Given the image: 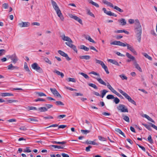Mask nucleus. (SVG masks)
Returning <instances> with one entry per match:
<instances>
[{"instance_id":"f257e3e1","label":"nucleus","mask_w":157,"mask_h":157,"mask_svg":"<svg viewBox=\"0 0 157 157\" xmlns=\"http://www.w3.org/2000/svg\"><path fill=\"white\" fill-rule=\"evenodd\" d=\"M110 44L111 45H115L123 47L127 46V49H128L130 50L134 54H137V53L135 50L134 49L133 46L128 44H124L119 41L115 40L113 42L111 43Z\"/></svg>"},{"instance_id":"f03ea898","label":"nucleus","mask_w":157,"mask_h":157,"mask_svg":"<svg viewBox=\"0 0 157 157\" xmlns=\"http://www.w3.org/2000/svg\"><path fill=\"white\" fill-rule=\"evenodd\" d=\"M118 90L127 99L128 101L132 103V104L136 105V102L133 100H132L131 97L129 96L125 92H124L121 90L118 89Z\"/></svg>"},{"instance_id":"7ed1b4c3","label":"nucleus","mask_w":157,"mask_h":157,"mask_svg":"<svg viewBox=\"0 0 157 157\" xmlns=\"http://www.w3.org/2000/svg\"><path fill=\"white\" fill-rule=\"evenodd\" d=\"M135 33H136V36L137 38L138 41L140 43L141 41L142 29L141 28H135Z\"/></svg>"},{"instance_id":"20e7f679","label":"nucleus","mask_w":157,"mask_h":157,"mask_svg":"<svg viewBox=\"0 0 157 157\" xmlns=\"http://www.w3.org/2000/svg\"><path fill=\"white\" fill-rule=\"evenodd\" d=\"M117 109L118 111L121 112L125 113L128 112V110L125 105L123 104H120L117 107Z\"/></svg>"},{"instance_id":"39448f33","label":"nucleus","mask_w":157,"mask_h":157,"mask_svg":"<svg viewBox=\"0 0 157 157\" xmlns=\"http://www.w3.org/2000/svg\"><path fill=\"white\" fill-rule=\"evenodd\" d=\"M31 67L33 69L36 70L39 73H42L43 72L42 69L36 63H34L32 64Z\"/></svg>"},{"instance_id":"423d86ee","label":"nucleus","mask_w":157,"mask_h":157,"mask_svg":"<svg viewBox=\"0 0 157 157\" xmlns=\"http://www.w3.org/2000/svg\"><path fill=\"white\" fill-rule=\"evenodd\" d=\"M150 125H147V124L142 123V124L144 125L146 128L150 131H151L152 129L151 128V126L157 130V126H155V125L151 123H149Z\"/></svg>"},{"instance_id":"0eeeda50","label":"nucleus","mask_w":157,"mask_h":157,"mask_svg":"<svg viewBox=\"0 0 157 157\" xmlns=\"http://www.w3.org/2000/svg\"><path fill=\"white\" fill-rule=\"evenodd\" d=\"M58 52L61 55L63 56V57H65L67 60L68 61L70 60L71 59L68 57L67 54L65 53L64 52L62 51L61 50H58Z\"/></svg>"},{"instance_id":"6e6552de","label":"nucleus","mask_w":157,"mask_h":157,"mask_svg":"<svg viewBox=\"0 0 157 157\" xmlns=\"http://www.w3.org/2000/svg\"><path fill=\"white\" fill-rule=\"evenodd\" d=\"M9 58L10 59L13 63H15L18 60V59L15 53L9 56Z\"/></svg>"},{"instance_id":"1a4fd4ad","label":"nucleus","mask_w":157,"mask_h":157,"mask_svg":"<svg viewBox=\"0 0 157 157\" xmlns=\"http://www.w3.org/2000/svg\"><path fill=\"white\" fill-rule=\"evenodd\" d=\"M62 39L64 41H67V42L72 43L73 41L68 36H66L65 34H63L61 36Z\"/></svg>"},{"instance_id":"9d476101","label":"nucleus","mask_w":157,"mask_h":157,"mask_svg":"<svg viewBox=\"0 0 157 157\" xmlns=\"http://www.w3.org/2000/svg\"><path fill=\"white\" fill-rule=\"evenodd\" d=\"M51 2L53 7L55 10H56V13L57 11L59 12L60 11L58 6L57 3L54 1L52 0H51Z\"/></svg>"},{"instance_id":"9b49d317","label":"nucleus","mask_w":157,"mask_h":157,"mask_svg":"<svg viewBox=\"0 0 157 157\" xmlns=\"http://www.w3.org/2000/svg\"><path fill=\"white\" fill-rule=\"evenodd\" d=\"M50 90L51 91L52 93L55 95L57 97H59L61 98L62 97L60 94L57 91L56 89L55 88H52L50 89Z\"/></svg>"},{"instance_id":"f8f14e48","label":"nucleus","mask_w":157,"mask_h":157,"mask_svg":"<svg viewBox=\"0 0 157 157\" xmlns=\"http://www.w3.org/2000/svg\"><path fill=\"white\" fill-rule=\"evenodd\" d=\"M126 55L128 58L130 59L127 60V62H129L131 61V60L134 61H135V60H136L135 57L130 54L129 53L127 52L126 53Z\"/></svg>"},{"instance_id":"ddd939ff","label":"nucleus","mask_w":157,"mask_h":157,"mask_svg":"<svg viewBox=\"0 0 157 157\" xmlns=\"http://www.w3.org/2000/svg\"><path fill=\"white\" fill-rule=\"evenodd\" d=\"M72 43H70V42H66L65 44L72 49L76 52H77V50L76 48V47L75 46L72 44Z\"/></svg>"},{"instance_id":"4468645a","label":"nucleus","mask_w":157,"mask_h":157,"mask_svg":"<svg viewBox=\"0 0 157 157\" xmlns=\"http://www.w3.org/2000/svg\"><path fill=\"white\" fill-rule=\"evenodd\" d=\"M70 17L71 18L74 19L75 20L78 21L79 23L81 24H82V21L81 19H80L79 17H77L76 16L74 15L71 14V15L70 16Z\"/></svg>"},{"instance_id":"2eb2a0df","label":"nucleus","mask_w":157,"mask_h":157,"mask_svg":"<svg viewBox=\"0 0 157 157\" xmlns=\"http://www.w3.org/2000/svg\"><path fill=\"white\" fill-rule=\"evenodd\" d=\"M19 25L21 27H27L29 26L30 23L29 22H22L19 23Z\"/></svg>"},{"instance_id":"dca6fc26","label":"nucleus","mask_w":157,"mask_h":157,"mask_svg":"<svg viewBox=\"0 0 157 157\" xmlns=\"http://www.w3.org/2000/svg\"><path fill=\"white\" fill-rule=\"evenodd\" d=\"M135 28H142L140 22L138 19H136L135 21Z\"/></svg>"},{"instance_id":"f3484780","label":"nucleus","mask_w":157,"mask_h":157,"mask_svg":"<svg viewBox=\"0 0 157 157\" xmlns=\"http://www.w3.org/2000/svg\"><path fill=\"white\" fill-rule=\"evenodd\" d=\"M133 64L136 68L140 72H142V71L139 65L137 63L136 60L133 62Z\"/></svg>"},{"instance_id":"a211bd4d","label":"nucleus","mask_w":157,"mask_h":157,"mask_svg":"<svg viewBox=\"0 0 157 157\" xmlns=\"http://www.w3.org/2000/svg\"><path fill=\"white\" fill-rule=\"evenodd\" d=\"M8 69L9 70H13L14 69H18V67L17 66H13L12 64H10L7 67Z\"/></svg>"},{"instance_id":"6ab92c4d","label":"nucleus","mask_w":157,"mask_h":157,"mask_svg":"<svg viewBox=\"0 0 157 157\" xmlns=\"http://www.w3.org/2000/svg\"><path fill=\"white\" fill-rule=\"evenodd\" d=\"M102 2L105 4L107 5L108 6H109L113 8V5L111 2L107 1L105 0H102Z\"/></svg>"},{"instance_id":"aec40b11","label":"nucleus","mask_w":157,"mask_h":157,"mask_svg":"<svg viewBox=\"0 0 157 157\" xmlns=\"http://www.w3.org/2000/svg\"><path fill=\"white\" fill-rule=\"evenodd\" d=\"M37 118L36 117H33L30 118L27 120V121L28 122H30L32 121L33 122H36L38 121V120L37 119Z\"/></svg>"},{"instance_id":"412c9836","label":"nucleus","mask_w":157,"mask_h":157,"mask_svg":"<svg viewBox=\"0 0 157 157\" xmlns=\"http://www.w3.org/2000/svg\"><path fill=\"white\" fill-rule=\"evenodd\" d=\"M79 58L81 59L89 60L90 59V56L88 55L81 56H79Z\"/></svg>"},{"instance_id":"4be33fe9","label":"nucleus","mask_w":157,"mask_h":157,"mask_svg":"<svg viewBox=\"0 0 157 157\" xmlns=\"http://www.w3.org/2000/svg\"><path fill=\"white\" fill-rule=\"evenodd\" d=\"M57 14L58 17H59L62 21H63L64 19V18L61 12V11L57 12Z\"/></svg>"},{"instance_id":"5701e85b","label":"nucleus","mask_w":157,"mask_h":157,"mask_svg":"<svg viewBox=\"0 0 157 157\" xmlns=\"http://www.w3.org/2000/svg\"><path fill=\"white\" fill-rule=\"evenodd\" d=\"M51 143L53 144H65L67 143L66 141H63L62 142H58L56 141H52Z\"/></svg>"},{"instance_id":"b1692460","label":"nucleus","mask_w":157,"mask_h":157,"mask_svg":"<svg viewBox=\"0 0 157 157\" xmlns=\"http://www.w3.org/2000/svg\"><path fill=\"white\" fill-rule=\"evenodd\" d=\"M1 95L2 96H13V94L11 93H2Z\"/></svg>"},{"instance_id":"393cba45","label":"nucleus","mask_w":157,"mask_h":157,"mask_svg":"<svg viewBox=\"0 0 157 157\" xmlns=\"http://www.w3.org/2000/svg\"><path fill=\"white\" fill-rule=\"evenodd\" d=\"M108 62H110L112 63L113 64H114L116 65L119 66V65L118 64V63L115 60H113L112 59H109L108 60Z\"/></svg>"},{"instance_id":"a878e982","label":"nucleus","mask_w":157,"mask_h":157,"mask_svg":"<svg viewBox=\"0 0 157 157\" xmlns=\"http://www.w3.org/2000/svg\"><path fill=\"white\" fill-rule=\"evenodd\" d=\"M119 22L121 23L122 25H125L126 24V22L125 19L123 18H121L119 20Z\"/></svg>"},{"instance_id":"bb28decb","label":"nucleus","mask_w":157,"mask_h":157,"mask_svg":"<svg viewBox=\"0 0 157 157\" xmlns=\"http://www.w3.org/2000/svg\"><path fill=\"white\" fill-rule=\"evenodd\" d=\"M96 79L100 84L106 86V83L100 78H96Z\"/></svg>"},{"instance_id":"cd10ccee","label":"nucleus","mask_w":157,"mask_h":157,"mask_svg":"<svg viewBox=\"0 0 157 157\" xmlns=\"http://www.w3.org/2000/svg\"><path fill=\"white\" fill-rule=\"evenodd\" d=\"M85 38L86 39L88 40L90 42H92L94 43H95L94 41L90 37V36H89V35L86 36Z\"/></svg>"},{"instance_id":"c85d7f7f","label":"nucleus","mask_w":157,"mask_h":157,"mask_svg":"<svg viewBox=\"0 0 157 157\" xmlns=\"http://www.w3.org/2000/svg\"><path fill=\"white\" fill-rule=\"evenodd\" d=\"M53 72L56 73L58 75H60L62 78H63L64 76V75L63 73L57 70H55Z\"/></svg>"},{"instance_id":"c756f323","label":"nucleus","mask_w":157,"mask_h":157,"mask_svg":"<svg viewBox=\"0 0 157 157\" xmlns=\"http://www.w3.org/2000/svg\"><path fill=\"white\" fill-rule=\"evenodd\" d=\"M143 117L147 118L148 120L151 122H152L155 123V121L148 115L145 114L144 115Z\"/></svg>"},{"instance_id":"7c9ffc66","label":"nucleus","mask_w":157,"mask_h":157,"mask_svg":"<svg viewBox=\"0 0 157 157\" xmlns=\"http://www.w3.org/2000/svg\"><path fill=\"white\" fill-rule=\"evenodd\" d=\"M86 143L88 144H92L95 145H98V143L94 142V141L91 140H87Z\"/></svg>"},{"instance_id":"2f4dec72","label":"nucleus","mask_w":157,"mask_h":157,"mask_svg":"<svg viewBox=\"0 0 157 157\" xmlns=\"http://www.w3.org/2000/svg\"><path fill=\"white\" fill-rule=\"evenodd\" d=\"M49 147H54L55 148H57L58 149H63L64 147H61L60 146L56 145H50L49 146Z\"/></svg>"},{"instance_id":"473e14b6","label":"nucleus","mask_w":157,"mask_h":157,"mask_svg":"<svg viewBox=\"0 0 157 157\" xmlns=\"http://www.w3.org/2000/svg\"><path fill=\"white\" fill-rule=\"evenodd\" d=\"M108 92V91L105 90H102L101 91V95L100 96L102 98H103Z\"/></svg>"},{"instance_id":"72a5a7b5","label":"nucleus","mask_w":157,"mask_h":157,"mask_svg":"<svg viewBox=\"0 0 157 157\" xmlns=\"http://www.w3.org/2000/svg\"><path fill=\"white\" fill-rule=\"evenodd\" d=\"M80 48L81 49L84 50L86 51H88L89 49V48L87 47L84 45H81L80 46Z\"/></svg>"},{"instance_id":"f704fd0d","label":"nucleus","mask_w":157,"mask_h":157,"mask_svg":"<svg viewBox=\"0 0 157 157\" xmlns=\"http://www.w3.org/2000/svg\"><path fill=\"white\" fill-rule=\"evenodd\" d=\"M104 69L106 73L108 74L109 73V72L108 70V69L107 67L105 66L104 63L101 66Z\"/></svg>"},{"instance_id":"c9c22d12","label":"nucleus","mask_w":157,"mask_h":157,"mask_svg":"<svg viewBox=\"0 0 157 157\" xmlns=\"http://www.w3.org/2000/svg\"><path fill=\"white\" fill-rule=\"evenodd\" d=\"M142 54L146 58H147L150 60H151L152 59V58L149 56L147 54L145 53H143Z\"/></svg>"},{"instance_id":"e433bc0d","label":"nucleus","mask_w":157,"mask_h":157,"mask_svg":"<svg viewBox=\"0 0 157 157\" xmlns=\"http://www.w3.org/2000/svg\"><path fill=\"white\" fill-rule=\"evenodd\" d=\"M106 14L110 16H112L115 17H116L117 16L116 14L113 13L111 12L110 11H108V12H107V13H106Z\"/></svg>"},{"instance_id":"4c0bfd02","label":"nucleus","mask_w":157,"mask_h":157,"mask_svg":"<svg viewBox=\"0 0 157 157\" xmlns=\"http://www.w3.org/2000/svg\"><path fill=\"white\" fill-rule=\"evenodd\" d=\"M35 93L36 94L38 95V96L42 97V96H46V95L45 94H44L42 92H35Z\"/></svg>"},{"instance_id":"58836bf2","label":"nucleus","mask_w":157,"mask_h":157,"mask_svg":"<svg viewBox=\"0 0 157 157\" xmlns=\"http://www.w3.org/2000/svg\"><path fill=\"white\" fill-rule=\"evenodd\" d=\"M79 74L80 75H82V76H83L86 79H89V77L88 76L86 75V74L84 73L83 72H79Z\"/></svg>"},{"instance_id":"ea45409f","label":"nucleus","mask_w":157,"mask_h":157,"mask_svg":"<svg viewBox=\"0 0 157 157\" xmlns=\"http://www.w3.org/2000/svg\"><path fill=\"white\" fill-rule=\"evenodd\" d=\"M38 110L41 112H45L47 111V109L45 107H41L38 108Z\"/></svg>"},{"instance_id":"a19ab883","label":"nucleus","mask_w":157,"mask_h":157,"mask_svg":"<svg viewBox=\"0 0 157 157\" xmlns=\"http://www.w3.org/2000/svg\"><path fill=\"white\" fill-rule=\"evenodd\" d=\"M86 11L87 12V13L88 15H90L92 17H95V16H94V15L93 13H92V12H91L90 11V10L89 9H86Z\"/></svg>"},{"instance_id":"79ce46f5","label":"nucleus","mask_w":157,"mask_h":157,"mask_svg":"<svg viewBox=\"0 0 157 157\" xmlns=\"http://www.w3.org/2000/svg\"><path fill=\"white\" fill-rule=\"evenodd\" d=\"M115 9L117 10L119 12H123L124 11L123 10L121 9L120 8L118 7V6H113V7Z\"/></svg>"},{"instance_id":"37998d69","label":"nucleus","mask_w":157,"mask_h":157,"mask_svg":"<svg viewBox=\"0 0 157 157\" xmlns=\"http://www.w3.org/2000/svg\"><path fill=\"white\" fill-rule=\"evenodd\" d=\"M88 85L89 86H90L92 87H93L95 89H98L97 86L95 84H94L93 83H89L88 84Z\"/></svg>"},{"instance_id":"c03bdc74","label":"nucleus","mask_w":157,"mask_h":157,"mask_svg":"<svg viewBox=\"0 0 157 157\" xmlns=\"http://www.w3.org/2000/svg\"><path fill=\"white\" fill-rule=\"evenodd\" d=\"M18 101L16 100H7L6 101V104H8V103H11L12 102H17Z\"/></svg>"},{"instance_id":"a18cd8bd","label":"nucleus","mask_w":157,"mask_h":157,"mask_svg":"<svg viewBox=\"0 0 157 157\" xmlns=\"http://www.w3.org/2000/svg\"><path fill=\"white\" fill-rule=\"evenodd\" d=\"M90 3L97 7H99V5H98V4L97 3L94 2L92 0H91L90 2Z\"/></svg>"},{"instance_id":"49530a36","label":"nucleus","mask_w":157,"mask_h":157,"mask_svg":"<svg viewBox=\"0 0 157 157\" xmlns=\"http://www.w3.org/2000/svg\"><path fill=\"white\" fill-rule=\"evenodd\" d=\"M147 140L151 144L153 143V140L151 138V135L148 136L147 138Z\"/></svg>"},{"instance_id":"de8ad7c7","label":"nucleus","mask_w":157,"mask_h":157,"mask_svg":"<svg viewBox=\"0 0 157 157\" xmlns=\"http://www.w3.org/2000/svg\"><path fill=\"white\" fill-rule=\"evenodd\" d=\"M113 102L115 103L116 104H118L120 101V99L117 97H114L113 98Z\"/></svg>"},{"instance_id":"09e8293b","label":"nucleus","mask_w":157,"mask_h":157,"mask_svg":"<svg viewBox=\"0 0 157 157\" xmlns=\"http://www.w3.org/2000/svg\"><path fill=\"white\" fill-rule=\"evenodd\" d=\"M44 59L46 62L47 63L49 64L50 65L52 64V63L48 59V58L47 57H45L44 58Z\"/></svg>"},{"instance_id":"8fccbe9b","label":"nucleus","mask_w":157,"mask_h":157,"mask_svg":"<svg viewBox=\"0 0 157 157\" xmlns=\"http://www.w3.org/2000/svg\"><path fill=\"white\" fill-rule=\"evenodd\" d=\"M123 117L124 120L128 122H129V118L128 116L125 115L123 116Z\"/></svg>"},{"instance_id":"3c124183","label":"nucleus","mask_w":157,"mask_h":157,"mask_svg":"<svg viewBox=\"0 0 157 157\" xmlns=\"http://www.w3.org/2000/svg\"><path fill=\"white\" fill-rule=\"evenodd\" d=\"M81 131L82 133L84 134H86L87 133L90 132L89 130H83L82 129L81 130Z\"/></svg>"},{"instance_id":"603ef678","label":"nucleus","mask_w":157,"mask_h":157,"mask_svg":"<svg viewBox=\"0 0 157 157\" xmlns=\"http://www.w3.org/2000/svg\"><path fill=\"white\" fill-rule=\"evenodd\" d=\"M55 104L56 105H64V104L61 101H56L55 102Z\"/></svg>"},{"instance_id":"864d4df0","label":"nucleus","mask_w":157,"mask_h":157,"mask_svg":"<svg viewBox=\"0 0 157 157\" xmlns=\"http://www.w3.org/2000/svg\"><path fill=\"white\" fill-rule=\"evenodd\" d=\"M106 98L108 99H113L114 98V97L112 95L109 94V95H108L107 96Z\"/></svg>"},{"instance_id":"5fc2aeb1","label":"nucleus","mask_w":157,"mask_h":157,"mask_svg":"<svg viewBox=\"0 0 157 157\" xmlns=\"http://www.w3.org/2000/svg\"><path fill=\"white\" fill-rule=\"evenodd\" d=\"M24 68L25 69V70L26 71L29 72H30L29 69V67H28V66H27V65L26 63H25Z\"/></svg>"},{"instance_id":"6e6d98bb","label":"nucleus","mask_w":157,"mask_h":157,"mask_svg":"<svg viewBox=\"0 0 157 157\" xmlns=\"http://www.w3.org/2000/svg\"><path fill=\"white\" fill-rule=\"evenodd\" d=\"M67 81L68 82H75L76 81V80L74 78H68Z\"/></svg>"},{"instance_id":"4d7b16f0","label":"nucleus","mask_w":157,"mask_h":157,"mask_svg":"<svg viewBox=\"0 0 157 157\" xmlns=\"http://www.w3.org/2000/svg\"><path fill=\"white\" fill-rule=\"evenodd\" d=\"M98 138L99 140L101 141H106V138L101 136H98Z\"/></svg>"},{"instance_id":"13d9d810","label":"nucleus","mask_w":157,"mask_h":157,"mask_svg":"<svg viewBox=\"0 0 157 157\" xmlns=\"http://www.w3.org/2000/svg\"><path fill=\"white\" fill-rule=\"evenodd\" d=\"M23 152H31V151L29 149V147H27L23 151Z\"/></svg>"},{"instance_id":"bf43d9fd","label":"nucleus","mask_w":157,"mask_h":157,"mask_svg":"<svg viewBox=\"0 0 157 157\" xmlns=\"http://www.w3.org/2000/svg\"><path fill=\"white\" fill-rule=\"evenodd\" d=\"M119 76L122 78V80H127V77L125 76L124 74H121V75H120Z\"/></svg>"},{"instance_id":"052dcab7","label":"nucleus","mask_w":157,"mask_h":157,"mask_svg":"<svg viewBox=\"0 0 157 157\" xmlns=\"http://www.w3.org/2000/svg\"><path fill=\"white\" fill-rule=\"evenodd\" d=\"M67 127V125H60L58 126V128L57 129H56V130H57L59 128H64Z\"/></svg>"},{"instance_id":"680f3d73","label":"nucleus","mask_w":157,"mask_h":157,"mask_svg":"<svg viewBox=\"0 0 157 157\" xmlns=\"http://www.w3.org/2000/svg\"><path fill=\"white\" fill-rule=\"evenodd\" d=\"M96 63L99 64L102 66L104 63L101 60H97V59H96Z\"/></svg>"},{"instance_id":"e2e57ef3","label":"nucleus","mask_w":157,"mask_h":157,"mask_svg":"<svg viewBox=\"0 0 157 157\" xmlns=\"http://www.w3.org/2000/svg\"><path fill=\"white\" fill-rule=\"evenodd\" d=\"M139 147H140L143 151L145 152L146 151V149L145 147L142 146H141L138 144H136Z\"/></svg>"},{"instance_id":"0e129e2a","label":"nucleus","mask_w":157,"mask_h":157,"mask_svg":"<svg viewBox=\"0 0 157 157\" xmlns=\"http://www.w3.org/2000/svg\"><path fill=\"white\" fill-rule=\"evenodd\" d=\"M89 74H92L95 75H97L99 76H100L99 75V74L94 72V71H91L89 73Z\"/></svg>"},{"instance_id":"69168bd1","label":"nucleus","mask_w":157,"mask_h":157,"mask_svg":"<svg viewBox=\"0 0 157 157\" xmlns=\"http://www.w3.org/2000/svg\"><path fill=\"white\" fill-rule=\"evenodd\" d=\"M3 7L5 9H7L9 7V5L8 4L5 3L3 4Z\"/></svg>"},{"instance_id":"338daca9","label":"nucleus","mask_w":157,"mask_h":157,"mask_svg":"<svg viewBox=\"0 0 157 157\" xmlns=\"http://www.w3.org/2000/svg\"><path fill=\"white\" fill-rule=\"evenodd\" d=\"M92 147L91 146L89 145L88 147H86V151H90V148H91Z\"/></svg>"},{"instance_id":"774afa93","label":"nucleus","mask_w":157,"mask_h":157,"mask_svg":"<svg viewBox=\"0 0 157 157\" xmlns=\"http://www.w3.org/2000/svg\"><path fill=\"white\" fill-rule=\"evenodd\" d=\"M61 155L63 157H69V156L68 155L64 153H62Z\"/></svg>"}]
</instances>
